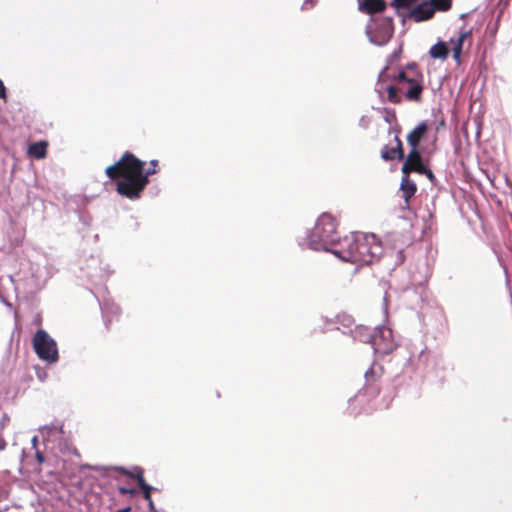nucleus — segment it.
I'll list each match as a JSON object with an SVG mask.
<instances>
[{
	"mask_svg": "<svg viewBox=\"0 0 512 512\" xmlns=\"http://www.w3.org/2000/svg\"><path fill=\"white\" fill-rule=\"evenodd\" d=\"M367 340L372 344L375 353L382 356L391 354L397 347L392 330L386 326L377 327L372 333H368Z\"/></svg>",
	"mask_w": 512,
	"mask_h": 512,
	"instance_id": "423d86ee",
	"label": "nucleus"
},
{
	"mask_svg": "<svg viewBox=\"0 0 512 512\" xmlns=\"http://www.w3.org/2000/svg\"><path fill=\"white\" fill-rule=\"evenodd\" d=\"M400 191H401V196L402 198L404 199L405 201V206L404 208L405 209H409L410 207V199L412 197H414L416 191H417V186L416 184L410 179V176L409 175H404L402 176V179H401V183H400Z\"/></svg>",
	"mask_w": 512,
	"mask_h": 512,
	"instance_id": "f8f14e48",
	"label": "nucleus"
},
{
	"mask_svg": "<svg viewBox=\"0 0 512 512\" xmlns=\"http://www.w3.org/2000/svg\"><path fill=\"white\" fill-rule=\"evenodd\" d=\"M341 239L337 236V221L329 213H323L307 237V244L313 250L330 251Z\"/></svg>",
	"mask_w": 512,
	"mask_h": 512,
	"instance_id": "20e7f679",
	"label": "nucleus"
},
{
	"mask_svg": "<svg viewBox=\"0 0 512 512\" xmlns=\"http://www.w3.org/2000/svg\"><path fill=\"white\" fill-rule=\"evenodd\" d=\"M131 508L130 507H127V508H124V509H121V510H118L117 512H130Z\"/></svg>",
	"mask_w": 512,
	"mask_h": 512,
	"instance_id": "cd10ccee",
	"label": "nucleus"
},
{
	"mask_svg": "<svg viewBox=\"0 0 512 512\" xmlns=\"http://www.w3.org/2000/svg\"><path fill=\"white\" fill-rule=\"evenodd\" d=\"M382 252V246L373 234L353 233L343 237L331 249L342 261L361 265L373 263Z\"/></svg>",
	"mask_w": 512,
	"mask_h": 512,
	"instance_id": "f03ea898",
	"label": "nucleus"
},
{
	"mask_svg": "<svg viewBox=\"0 0 512 512\" xmlns=\"http://www.w3.org/2000/svg\"><path fill=\"white\" fill-rule=\"evenodd\" d=\"M433 12H446L452 7V0H430Z\"/></svg>",
	"mask_w": 512,
	"mask_h": 512,
	"instance_id": "f3484780",
	"label": "nucleus"
},
{
	"mask_svg": "<svg viewBox=\"0 0 512 512\" xmlns=\"http://www.w3.org/2000/svg\"><path fill=\"white\" fill-rule=\"evenodd\" d=\"M35 458L39 464H42L45 461V457L42 452L36 450Z\"/></svg>",
	"mask_w": 512,
	"mask_h": 512,
	"instance_id": "393cba45",
	"label": "nucleus"
},
{
	"mask_svg": "<svg viewBox=\"0 0 512 512\" xmlns=\"http://www.w3.org/2000/svg\"><path fill=\"white\" fill-rule=\"evenodd\" d=\"M360 333H361L362 337H365V338L363 339V341H367V342H369V341L367 340V339H368V333H371V332L369 331V329H367V328H365V329H361V330H360Z\"/></svg>",
	"mask_w": 512,
	"mask_h": 512,
	"instance_id": "a878e982",
	"label": "nucleus"
},
{
	"mask_svg": "<svg viewBox=\"0 0 512 512\" xmlns=\"http://www.w3.org/2000/svg\"><path fill=\"white\" fill-rule=\"evenodd\" d=\"M399 72H404V73H413V72H421L417 63L413 62V63H409L406 65V67L404 69H401Z\"/></svg>",
	"mask_w": 512,
	"mask_h": 512,
	"instance_id": "412c9836",
	"label": "nucleus"
},
{
	"mask_svg": "<svg viewBox=\"0 0 512 512\" xmlns=\"http://www.w3.org/2000/svg\"><path fill=\"white\" fill-rule=\"evenodd\" d=\"M425 167L422 155L417 148H410L408 155L402 165L401 171L404 175H409L412 172L418 173Z\"/></svg>",
	"mask_w": 512,
	"mask_h": 512,
	"instance_id": "6e6552de",
	"label": "nucleus"
},
{
	"mask_svg": "<svg viewBox=\"0 0 512 512\" xmlns=\"http://www.w3.org/2000/svg\"><path fill=\"white\" fill-rule=\"evenodd\" d=\"M418 174L425 175L431 181L434 180V178H435L434 173L432 172V170H430L426 166L420 172H418Z\"/></svg>",
	"mask_w": 512,
	"mask_h": 512,
	"instance_id": "4be33fe9",
	"label": "nucleus"
},
{
	"mask_svg": "<svg viewBox=\"0 0 512 512\" xmlns=\"http://www.w3.org/2000/svg\"><path fill=\"white\" fill-rule=\"evenodd\" d=\"M395 84L385 88L387 101L392 104H401L404 100L421 103L424 91V75L422 72H398L393 76Z\"/></svg>",
	"mask_w": 512,
	"mask_h": 512,
	"instance_id": "7ed1b4c3",
	"label": "nucleus"
},
{
	"mask_svg": "<svg viewBox=\"0 0 512 512\" xmlns=\"http://www.w3.org/2000/svg\"><path fill=\"white\" fill-rule=\"evenodd\" d=\"M147 501H148L150 510L151 511H155V507H154V503L152 501V498H150V500H147Z\"/></svg>",
	"mask_w": 512,
	"mask_h": 512,
	"instance_id": "bb28decb",
	"label": "nucleus"
},
{
	"mask_svg": "<svg viewBox=\"0 0 512 512\" xmlns=\"http://www.w3.org/2000/svg\"><path fill=\"white\" fill-rule=\"evenodd\" d=\"M118 491L120 494L122 495H134L137 493L136 489H133V488H127V487H119L118 488Z\"/></svg>",
	"mask_w": 512,
	"mask_h": 512,
	"instance_id": "5701e85b",
	"label": "nucleus"
},
{
	"mask_svg": "<svg viewBox=\"0 0 512 512\" xmlns=\"http://www.w3.org/2000/svg\"><path fill=\"white\" fill-rule=\"evenodd\" d=\"M385 373L382 365L374 362L365 372V385L360 391V395L376 397L381 392L379 382Z\"/></svg>",
	"mask_w": 512,
	"mask_h": 512,
	"instance_id": "0eeeda50",
	"label": "nucleus"
},
{
	"mask_svg": "<svg viewBox=\"0 0 512 512\" xmlns=\"http://www.w3.org/2000/svg\"><path fill=\"white\" fill-rule=\"evenodd\" d=\"M395 145H385L381 150V158L385 161H392L395 159L403 160L405 158L403 143L398 135L394 138Z\"/></svg>",
	"mask_w": 512,
	"mask_h": 512,
	"instance_id": "9d476101",
	"label": "nucleus"
},
{
	"mask_svg": "<svg viewBox=\"0 0 512 512\" xmlns=\"http://www.w3.org/2000/svg\"><path fill=\"white\" fill-rule=\"evenodd\" d=\"M470 35H471V31H462L455 41L451 40V42L453 43V47H452L453 59L458 64L460 63V58H461V53H462V48H463L464 41Z\"/></svg>",
	"mask_w": 512,
	"mask_h": 512,
	"instance_id": "4468645a",
	"label": "nucleus"
},
{
	"mask_svg": "<svg viewBox=\"0 0 512 512\" xmlns=\"http://www.w3.org/2000/svg\"><path fill=\"white\" fill-rule=\"evenodd\" d=\"M48 143L46 141H39L31 144L28 148L29 155L42 159L46 156Z\"/></svg>",
	"mask_w": 512,
	"mask_h": 512,
	"instance_id": "dca6fc26",
	"label": "nucleus"
},
{
	"mask_svg": "<svg viewBox=\"0 0 512 512\" xmlns=\"http://www.w3.org/2000/svg\"><path fill=\"white\" fill-rule=\"evenodd\" d=\"M386 3L384 0H362L360 9L367 14H375L384 11Z\"/></svg>",
	"mask_w": 512,
	"mask_h": 512,
	"instance_id": "ddd939ff",
	"label": "nucleus"
},
{
	"mask_svg": "<svg viewBox=\"0 0 512 512\" xmlns=\"http://www.w3.org/2000/svg\"><path fill=\"white\" fill-rule=\"evenodd\" d=\"M36 443H37V438H36V437H34V438H33V444H34V446H36Z\"/></svg>",
	"mask_w": 512,
	"mask_h": 512,
	"instance_id": "c756f323",
	"label": "nucleus"
},
{
	"mask_svg": "<svg viewBox=\"0 0 512 512\" xmlns=\"http://www.w3.org/2000/svg\"><path fill=\"white\" fill-rule=\"evenodd\" d=\"M32 344L37 356L49 364L56 363L59 359L56 341L49 334L39 329L33 336Z\"/></svg>",
	"mask_w": 512,
	"mask_h": 512,
	"instance_id": "39448f33",
	"label": "nucleus"
},
{
	"mask_svg": "<svg viewBox=\"0 0 512 512\" xmlns=\"http://www.w3.org/2000/svg\"><path fill=\"white\" fill-rule=\"evenodd\" d=\"M6 97V88L3 81L0 79V98L5 100Z\"/></svg>",
	"mask_w": 512,
	"mask_h": 512,
	"instance_id": "b1692460",
	"label": "nucleus"
},
{
	"mask_svg": "<svg viewBox=\"0 0 512 512\" xmlns=\"http://www.w3.org/2000/svg\"><path fill=\"white\" fill-rule=\"evenodd\" d=\"M41 321H42V318H41L40 316H38V318L36 319V322H37L38 324H41Z\"/></svg>",
	"mask_w": 512,
	"mask_h": 512,
	"instance_id": "c85d7f7f",
	"label": "nucleus"
},
{
	"mask_svg": "<svg viewBox=\"0 0 512 512\" xmlns=\"http://www.w3.org/2000/svg\"><path fill=\"white\" fill-rule=\"evenodd\" d=\"M130 476L137 480L139 487L142 486V483H146L142 469H137L134 473L130 474Z\"/></svg>",
	"mask_w": 512,
	"mask_h": 512,
	"instance_id": "6ab92c4d",
	"label": "nucleus"
},
{
	"mask_svg": "<svg viewBox=\"0 0 512 512\" xmlns=\"http://www.w3.org/2000/svg\"><path fill=\"white\" fill-rule=\"evenodd\" d=\"M434 16V12L431 6L430 1H424L414 8H412L408 13V18L412 19L415 22H422L431 19Z\"/></svg>",
	"mask_w": 512,
	"mask_h": 512,
	"instance_id": "9b49d317",
	"label": "nucleus"
},
{
	"mask_svg": "<svg viewBox=\"0 0 512 512\" xmlns=\"http://www.w3.org/2000/svg\"><path fill=\"white\" fill-rule=\"evenodd\" d=\"M158 160H151L144 170L145 162L130 151H125L121 158L105 169L107 177L117 180L116 191L130 200H136L150 183L149 177L158 172Z\"/></svg>",
	"mask_w": 512,
	"mask_h": 512,
	"instance_id": "f257e3e1",
	"label": "nucleus"
},
{
	"mask_svg": "<svg viewBox=\"0 0 512 512\" xmlns=\"http://www.w3.org/2000/svg\"><path fill=\"white\" fill-rule=\"evenodd\" d=\"M416 0H393L391 5L396 9H406L411 7Z\"/></svg>",
	"mask_w": 512,
	"mask_h": 512,
	"instance_id": "a211bd4d",
	"label": "nucleus"
},
{
	"mask_svg": "<svg viewBox=\"0 0 512 512\" xmlns=\"http://www.w3.org/2000/svg\"><path fill=\"white\" fill-rule=\"evenodd\" d=\"M449 54V48L445 42L439 41L434 44L430 50L429 55L433 59H446Z\"/></svg>",
	"mask_w": 512,
	"mask_h": 512,
	"instance_id": "2eb2a0df",
	"label": "nucleus"
},
{
	"mask_svg": "<svg viewBox=\"0 0 512 512\" xmlns=\"http://www.w3.org/2000/svg\"><path fill=\"white\" fill-rule=\"evenodd\" d=\"M140 489L142 490L144 499L150 500L151 492H152L153 488L150 485H148L147 483H142V486H140Z\"/></svg>",
	"mask_w": 512,
	"mask_h": 512,
	"instance_id": "aec40b11",
	"label": "nucleus"
},
{
	"mask_svg": "<svg viewBox=\"0 0 512 512\" xmlns=\"http://www.w3.org/2000/svg\"><path fill=\"white\" fill-rule=\"evenodd\" d=\"M429 127L426 121H422L407 134L406 140L410 148L419 149L420 143L428 133Z\"/></svg>",
	"mask_w": 512,
	"mask_h": 512,
	"instance_id": "1a4fd4ad",
	"label": "nucleus"
}]
</instances>
